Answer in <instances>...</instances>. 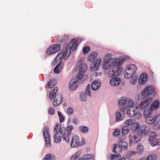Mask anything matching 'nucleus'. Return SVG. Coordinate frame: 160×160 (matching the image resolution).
<instances>
[{"label": "nucleus", "mask_w": 160, "mask_h": 160, "mask_svg": "<svg viewBox=\"0 0 160 160\" xmlns=\"http://www.w3.org/2000/svg\"><path fill=\"white\" fill-rule=\"evenodd\" d=\"M77 46V41L74 39H72L67 45L65 49L61 51L57 55L54 62L56 63L59 62V63L54 68V71L55 73H59L61 71L62 67L60 65V63L62 59H67L71 54V52L74 50H76Z\"/></svg>", "instance_id": "nucleus-1"}, {"label": "nucleus", "mask_w": 160, "mask_h": 160, "mask_svg": "<svg viewBox=\"0 0 160 160\" xmlns=\"http://www.w3.org/2000/svg\"><path fill=\"white\" fill-rule=\"evenodd\" d=\"M124 58L122 59H108L104 62L103 67L104 70L111 68L109 70L108 76L109 78L118 75L121 71L120 66L122 64Z\"/></svg>", "instance_id": "nucleus-2"}, {"label": "nucleus", "mask_w": 160, "mask_h": 160, "mask_svg": "<svg viewBox=\"0 0 160 160\" xmlns=\"http://www.w3.org/2000/svg\"><path fill=\"white\" fill-rule=\"evenodd\" d=\"M124 113L128 114L130 117H134L138 115L139 117H142V114L139 112H136V110L131 111L128 110V107L122 108L119 109V111H117L115 113L116 121L118 122L122 120L125 117Z\"/></svg>", "instance_id": "nucleus-3"}, {"label": "nucleus", "mask_w": 160, "mask_h": 160, "mask_svg": "<svg viewBox=\"0 0 160 160\" xmlns=\"http://www.w3.org/2000/svg\"><path fill=\"white\" fill-rule=\"evenodd\" d=\"M58 91V89L57 87L54 88L52 92L50 93L49 97L51 99L54 98L53 102V104L55 107H57L60 105L62 102V97L61 94L56 95V93Z\"/></svg>", "instance_id": "nucleus-4"}, {"label": "nucleus", "mask_w": 160, "mask_h": 160, "mask_svg": "<svg viewBox=\"0 0 160 160\" xmlns=\"http://www.w3.org/2000/svg\"><path fill=\"white\" fill-rule=\"evenodd\" d=\"M118 105L119 107H122L127 104V106L125 108L128 107V110L131 111L136 110V106L134 108L133 101L131 100L127 99L126 97H122L118 101Z\"/></svg>", "instance_id": "nucleus-5"}, {"label": "nucleus", "mask_w": 160, "mask_h": 160, "mask_svg": "<svg viewBox=\"0 0 160 160\" xmlns=\"http://www.w3.org/2000/svg\"><path fill=\"white\" fill-rule=\"evenodd\" d=\"M145 120L148 124H153L156 129L160 128V114L154 117L151 115L146 118Z\"/></svg>", "instance_id": "nucleus-6"}, {"label": "nucleus", "mask_w": 160, "mask_h": 160, "mask_svg": "<svg viewBox=\"0 0 160 160\" xmlns=\"http://www.w3.org/2000/svg\"><path fill=\"white\" fill-rule=\"evenodd\" d=\"M59 132L62 137L63 139L67 142L69 143V136L72 130L73 127L72 126H70L68 127L66 129L64 127H61L59 128Z\"/></svg>", "instance_id": "nucleus-7"}, {"label": "nucleus", "mask_w": 160, "mask_h": 160, "mask_svg": "<svg viewBox=\"0 0 160 160\" xmlns=\"http://www.w3.org/2000/svg\"><path fill=\"white\" fill-rule=\"evenodd\" d=\"M155 90L154 87L152 86H148L142 90L141 93V96L139 95L138 96L139 100L147 98L150 95L152 94Z\"/></svg>", "instance_id": "nucleus-8"}, {"label": "nucleus", "mask_w": 160, "mask_h": 160, "mask_svg": "<svg viewBox=\"0 0 160 160\" xmlns=\"http://www.w3.org/2000/svg\"><path fill=\"white\" fill-rule=\"evenodd\" d=\"M76 68L79 70L78 78V79H81L83 78L85 71L87 70V65L83 63L82 60H81L77 62Z\"/></svg>", "instance_id": "nucleus-9"}, {"label": "nucleus", "mask_w": 160, "mask_h": 160, "mask_svg": "<svg viewBox=\"0 0 160 160\" xmlns=\"http://www.w3.org/2000/svg\"><path fill=\"white\" fill-rule=\"evenodd\" d=\"M129 144L131 145L133 143H136L140 140L141 135L139 133L133 132L131 133L129 135Z\"/></svg>", "instance_id": "nucleus-10"}, {"label": "nucleus", "mask_w": 160, "mask_h": 160, "mask_svg": "<svg viewBox=\"0 0 160 160\" xmlns=\"http://www.w3.org/2000/svg\"><path fill=\"white\" fill-rule=\"evenodd\" d=\"M60 126L58 124H57L54 129V132L56 134L54 135L53 138L55 142L57 143H59L61 140L62 136L59 132V128Z\"/></svg>", "instance_id": "nucleus-11"}, {"label": "nucleus", "mask_w": 160, "mask_h": 160, "mask_svg": "<svg viewBox=\"0 0 160 160\" xmlns=\"http://www.w3.org/2000/svg\"><path fill=\"white\" fill-rule=\"evenodd\" d=\"M152 100V98H150L141 102L138 107H136V112H138V110L140 111V110H142L143 109L146 108L151 103Z\"/></svg>", "instance_id": "nucleus-12"}, {"label": "nucleus", "mask_w": 160, "mask_h": 160, "mask_svg": "<svg viewBox=\"0 0 160 160\" xmlns=\"http://www.w3.org/2000/svg\"><path fill=\"white\" fill-rule=\"evenodd\" d=\"M43 135L46 143L47 147H50L51 146L50 142V136L49 133V128L45 127L43 129Z\"/></svg>", "instance_id": "nucleus-13"}, {"label": "nucleus", "mask_w": 160, "mask_h": 160, "mask_svg": "<svg viewBox=\"0 0 160 160\" xmlns=\"http://www.w3.org/2000/svg\"><path fill=\"white\" fill-rule=\"evenodd\" d=\"M60 48V46L58 44H55L52 46L47 48L46 51V54L48 55H51L59 50Z\"/></svg>", "instance_id": "nucleus-14"}, {"label": "nucleus", "mask_w": 160, "mask_h": 160, "mask_svg": "<svg viewBox=\"0 0 160 160\" xmlns=\"http://www.w3.org/2000/svg\"><path fill=\"white\" fill-rule=\"evenodd\" d=\"M149 143L152 146H155L158 144V142L156 138V134L154 132H152L148 139Z\"/></svg>", "instance_id": "nucleus-15"}, {"label": "nucleus", "mask_w": 160, "mask_h": 160, "mask_svg": "<svg viewBox=\"0 0 160 160\" xmlns=\"http://www.w3.org/2000/svg\"><path fill=\"white\" fill-rule=\"evenodd\" d=\"M79 142V138L78 135H74L72 138L71 143V145L72 147H77L81 145Z\"/></svg>", "instance_id": "nucleus-16"}, {"label": "nucleus", "mask_w": 160, "mask_h": 160, "mask_svg": "<svg viewBox=\"0 0 160 160\" xmlns=\"http://www.w3.org/2000/svg\"><path fill=\"white\" fill-rule=\"evenodd\" d=\"M148 78V75L145 73H142L140 76L138 82L140 85H143L146 82Z\"/></svg>", "instance_id": "nucleus-17"}, {"label": "nucleus", "mask_w": 160, "mask_h": 160, "mask_svg": "<svg viewBox=\"0 0 160 160\" xmlns=\"http://www.w3.org/2000/svg\"><path fill=\"white\" fill-rule=\"evenodd\" d=\"M101 60L100 58H98L95 61L94 63H92L90 66L91 70L92 71H94V70H97L101 62Z\"/></svg>", "instance_id": "nucleus-18"}, {"label": "nucleus", "mask_w": 160, "mask_h": 160, "mask_svg": "<svg viewBox=\"0 0 160 160\" xmlns=\"http://www.w3.org/2000/svg\"><path fill=\"white\" fill-rule=\"evenodd\" d=\"M77 80L73 78L70 81L69 84V88L72 90H74L78 87Z\"/></svg>", "instance_id": "nucleus-19"}, {"label": "nucleus", "mask_w": 160, "mask_h": 160, "mask_svg": "<svg viewBox=\"0 0 160 160\" xmlns=\"http://www.w3.org/2000/svg\"><path fill=\"white\" fill-rule=\"evenodd\" d=\"M126 70L130 75H132L136 72L137 68L134 64H131L128 66Z\"/></svg>", "instance_id": "nucleus-20"}, {"label": "nucleus", "mask_w": 160, "mask_h": 160, "mask_svg": "<svg viewBox=\"0 0 160 160\" xmlns=\"http://www.w3.org/2000/svg\"><path fill=\"white\" fill-rule=\"evenodd\" d=\"M120 80L118 78H112L110 81V83L112 86H118L120 84Z\"/></svg>", "instance_id": "nucleus-21"}, {"label": "nucleus", "mask_w": 160, "mask_h": 160, "mask_svg": "<svg viewBox=\"0 0 160 160\" xmlns=\"http://www.w3.org/2000/svg\"><path fill=\"white\" fill-rule=\"evenodd\" d=\"M114 147L113 148V152L114 153H119L122 151L124 150L123 147L117 144H114Z\"/></svg>", "instance_id": "nucleus-22"}, {"label": "nucleus", "mask_w": 160, "mask_h": 160, "mask_svg": "<svg viewBox=\"0 0 160 160\" xmlns=\"http://www.w3.org/2000/svg\"><path fill=\"white\" fill-rule=\"evenodd\" d=\"M159 102L158 100L155 99L152 103L150 106V110H155L158 108L159 107Z\"/></svg>", "instance_id": "nucleus-23"}, {"label": "nucleus", "mask_w": 160, "mask_h": 160, "mask_svg": "<svg viewBox=\"0 0 160 160\" xmlns=\"http://www.w3.org/2000/svg\"><path fill=\"white\" fill-rule=\"evenodd\" d=\"M98 55L97 52H92L88 55V60L91 62H93L96 59Z\"/></svg>", "instance_id": "nucleus-24"}, {"label": "nucleus", "mask_w": 160, "mask_h": 160, "mask_svg": "<svg viewBox=\"0 0 160 160\" xmlns=\"http://www.w3.org/2000/svg\"><path fill=\"white\" fill-rule=\"evenodd\" d=\"M140 135H146L149 133L148 128L145 125H143L141 127L140 129L139 130V132Z\"/></svg>", "instance_id": "nucleus-25"}, {"label": "nucleus", "mask_w": 160, "mask_h": 160, "mask_svg": "<svg viewBox=\"0 0 160 160\" xmlns=\"http://www.w3.org/2000/svg\"><path fill=\"white\" fill-rule=\"evenodd\" d=\"M100 86L101 83L100 82L94 81L91 84V88L92 90H96L99 88Z\"/></svg>", "instance_id": "nucleus-26"}, {"label": "nucleus", "mask_w": 160, "mask_h": 160, "mask_svg": "<svg viewBox=\"0 0 160 160\" xmlns=\"http://www.w3.org/2000/svg\"><path fill=\"white\" fill-rule=\"evenodd\" d=\"M93 156L92 154H85L82 156L78 160H92Z\"/></svg>", "instance_id": "nucleus-27"}, {"label": "nucleus", "mask_w": 160, "mask_h": 160, "mask_svg": "<svg viewBox=\"0 0 160 160\" xmlns=\"http://www.w3.org/2000/svg\"><path fill=\"white\" fill-rule=\"evenodd\" d=\"M118 143L120 145L123 147L124 150H126L128 149V143L120 138H118Z\"/></svg>", "instance_id": "nucleus-28"}, {"label": "nucleus", "mask_w": 160, "mask_h": 160, "mask_svg": "<svg viewBox=\"0 0 160 160\" xmlns=\"http://www.w3.org/2000/svg\"><path fill=\"white\" fill-rule=\"evenodd\" d=\"M122 133L123 135H125L128 133L129 131V127L128 126H124L122 127Z\"/></svg>", "instance_id": "nucleus-29"}, {"label": "nucleus", "mask_w": 160, "mask_h": 160, "mask_svg": "<svg viewBox=\"0 0 160 160\" xmlns=\"http://www.w3.org/2000/svg\"><path fill=\"white\" fill-rule=\"evenodd\" d=\"M56 84L55 80H50L48 83V85L49 88H51L54 87Z\"/></svg>", "instance_id": "nucleus-30"}, {"label": "nucleus", "mask_w": 160, "mask_h": 160, "mask_svg": "<svg viewBox=\"0 0 160 160\" xmlns=\"http://www.w3.org/2000/svg\"><path fill=\"white\" fill-rule=\"evenodd\" d=\"M80 131L83 133H86L88 131V127L84 126H81L79 127Z\"/></svg>", "instance_id": "nucleus-31"}, {"label": "nucleus", "mask_w": 160, "mask_h": 160, "mask_svg": "<svg viewBox=\"0 0 160 160\" xmlns=\"http://www.w3.org/2000/svg\"><path fill=\"white\" fill-rule=\"evenodd\" d=\"M137 153L140 154L142 153L144 151L143 146L141 145H138L136 148Z\"/></svg>", "instance_id": "nucleus-32"}, {"label": "nucleus", "mask_w": 160, "mask_h": 160, "mask_svg": "<svg viewBox=\"0 0 160 160\" xmlns=\"http://www.w3.org/2000/svg\"><path fill=\"white\" fill-rule=\"evenodd\" d=\"M121 158V156L120 155H113L111 154L110 158L111 160H118Z\"/></svg>", "instance_id": "nucleus-33"}, {"label": "nucleus", "mask_w": 160, "mask_h": 160, "mask_svg": "<svg viewBox=\"0 0 160 160\" xmlns=\"http://www.w3.org/2000/svg\"><path fill=\"white\" fill-rule=\"evenodd\" d=\"M145 109V108L143 109H144L143 112V115L144 117L146 118L148 117L151 116V112L152 111H151L150 108L149 110L147 109V110H146Z\"/></svg>", "instance_id": "nucleus-34"}, {"label": "nucleus", "mask_w": 160, "mask_h": 160, "mask_svg": "<svg viewBox=\"0 0 160 160\" xmlns=\"http://www.w3.org/2000/svg\"><path fill=\"white\" fill-rule=\"evenodd\" d=\"M124 124L128 126H131L135 124V122L132 119H130L127 120L124 122Z\"/></svg>", "instance_id": "nucleus-35"}, {"label": "nucleus", "mask_w": 160, "mask_h": 160, "mask_svg": "<svg viewBox=\"0 0 160 160\" xmlns=\"http://www.w3.org/2000/svg\"><path fill=\"white\" fill-rule=\"evenodd\" d=\"M157 156L155 154H153L149 155L146 160H157Z\"/></svg>", "instance_id": "nucleus-36"}, {"label": "nucleus", "mask_w": 160, "mask_h": 160, "mask_svg": "<svg viewBox=\"0 0 160 160\" xmlns=\"http://www.w3.org/2000/svg\"><path fill=\"white\" fill-rule=\"evenodd\" d=\"M58 115L59 117L60 122L61 123L62 122L64 121V117L61 112L58 111Z\"/></svg>", "instance_id": "nucleus-37"}, {"label": "nucleus", "mask_w": 160, "mask_h": 160, "mask_svg": "<svg viewBox=\"0 0 160 160\" xmlns=\"http://www.w3.org/2000/svg\"><path fill=\"white\" fill-rule=\"evenodd\" d=\"M90 50V48L88 46L83 47L82 49L83 54H85L88 53Z\"/></svg>", "instance_id": "nucleus-38"}, {"label": "nucleus", "mask_w": 160, "mask_h": 160, "mask_svg": "<svg viewBox=\"0 0 160 160\" xmlns=\"http://www.w3.org/2000/svg\"><path fill=\"white\" fill-rule=\"evenodd\" d=\"M82 153V151L81 150H79L74 155V156L77 158H78L81 155Z\"/></svg>", "instance_id": "nucleus-39"}, {"label": "nucleus", "mask_w": 160, "mask_h": 160, "mask_svg": "<svg viewBox=\"0 0 160 160\" xmlns=\"http://www.w3.org/2000/svg\"><path fill=\"white\" fill-rule=\"evenodd\" d=\"M52 159V155L50 154H46L43 160H51Z\"/></svg>", "instance_id": "nucleus-40"}, {"label": "nucleus", "mask_w": 160, "mask_h": 160, "mask_svg": "<svg viewBox=\"0 0 160 160\" xmlns=\"http://www.w3.org/2000/svg\"><path fill=\"white\" fill-rule=\"evenodd\" d=\"M80 98H81L82 100L83 101H86L87 100V98L86 94L84 93H82L80 95Z\"/></svg>", "instance_id": "nucleus-41"}, {"label": "nucleus", "mask_w": 160, "mask_h": 160, "mask_svg": "<svg viewBox=\"0 0 160 160\" xmlns=\"http://www.w3.org/2000/svg\"><path fill=\"white\" fill-rule=\"evenodd\" d=\"M120 131L119 129H116L115 131L113 132V135L114 136H118L119 135Z\"/></svg>", "instance_id": "nucleus-42"}, {"label": "nucleus", "mask_w": 160, "mask_h": 160, "mask_svg": "<svg viewBox=\"0 0 160 160\" xmlns=\"http://www.w3.org/2000/svg\"><path fill=\"white\" fill-rule=\"evenodd\" d=\"M49 113L51 115H53L55 113V110L52 107L50 108L48 110Z\"/></svg>", "instance_id": "nucleus-43"}, {"label": "nucleus", "mask_w": 160, "mask_h": 160, "mask_svg": "<svg viewBox=\"0 0 160 160\" xmlns=\"http://www.w3.org/2000/svg\"><path fill=\"white\" fill-rule=\"evenodd\" d=\"M73 109L71 108H67V112L69 114H72L73 113Z\"/></svg>", "instance_id": "nucleus-44"}, {"label": "nucleus", "mask_w": 160, "mask_h": 160, "mask_svg": "<svg viewBox=\"0 0 160 160\" xmlns=\"http://www.w3.org/2000/svg\"><path fill=\"white\" fill-rule=\"evenodd\" d=\"M124 76L126 78H128L129 77H130L132 75H130L129 73L127 71V70H125L124 73Z\"/></svg>", "instance_id": "nucleus-45"}, {"label": "nucleus", "mask_w": 160, "mask_h": 160, "mask_svg": "<svg viewBox=\"0 0 160 160\" xmlns=\"http://www.w3.org/2000/svg\"><path fill=\"white\" fill-rule=\"evenodd\" d=\"M90 85L88 84L87 88L86 90V92L87 94L88 95L90 96H91L90 92Z\"/></svg>", "instance_id": "nucleus-46"}, {"label": "nucleus", "mask_w": 160, "mask_h": 160, "mask_svg": "<svg viewBox=\"0 0 160 160\" xmlns=\"http://www.w3.org/2000/svg\"><path fill=\"white\" fill-rule=\"evenodd\" d=\"M137 77H136L134 79L132 78L130 80V81L133 84H134L135 83H136L137 82Z\"/></svg>", "instance_id": "nucleus-47"}, {"label": "nucleus", "mask_w": 160, "mask_h": 160, "mask_svg": "<svg viewBox=\"0 0 160 160\" xmlns=\"http://www.w3.org/2000/svg\"><path fill=\"white\" fill-rule=\"evenodd\" d=\"M111 57V55L110 54H107L105 56V60L111 59L110 58Z\"/></svg>", "instance_id": "nucleus-48"}, {"label": "nucleus", "mask_w": 160, "mask_h": 160, "mask_svg": "<svg viewBox=\"0 0 160 160\" xmlns=\"http://www.w3.org/2000/svg\"><path fill=\"white\" fill-rule=\"evenodd\" d=\"M102 74V73H98L97 72H95L94 73H93L92 75V77H96V76H100L101 74Z\"/></svg>", "instance_id": "nucleus-49"}, {"label": "nucleus", "mask_w": 160, "mask_h": 160, "mask_svg": "<svg viewBox=\"0 0 160 160\" xmlns=\"http://www.w3.org/2000/svg\"><path fill=\"white\" fill-rule=\"evenodd\" d=\"M77 159V158L74 156V155H73L70 158V160H75Z\"/></svg>", "instance_id": "nucleus-50"}, {"label": "nucleus", "mask_w": 160, "mask_h": 160, "mask_svg": "<svg viewBox=\"0 0 160 160\" xmlns=\"http://www.w3.org/2000/svg\"><path fill=\"white\" fill-rule=\"evenodd\" d=\"M122 158H124V160H130V158L127 156H125L123 157Z\"/></svg>", "instance_id": "nucleus-51"}, {"label": "nucleus", "mask_w": 160, "mask_h": 160, "mask_svg": "<svg viewBox=\"0 0 160 160\" xmlns=\"http://www.w3.org/2000/svg\"><path fill=\"white\" fill-rule=\"evenodd\" d=\"M136 153H137V151H131L130 152V155H132L135 154Z\"/></svg>", "instance_id": "nucleus-52"}, {"label": "nucleus", "mask_w": 160, "mask_h": 160, "mask_svg": "<svg viewBox=\"0 0 160 160\" xmlns=\"http://www.w3.org/2000/svg\"><path fill=\"white\" fill-rule=\"evenodd\" d=\"M73 122L75 124H77L78 123V121L76 118H74L73 120Z\"/></svg>", "instance_id": "nucleus-53"}, {"label": "nucleus", "mask_w": 160, "mask_h": 160, "mask_svg": "<svg viewBox=\"0 0 160 160\" xmlns=\"http://www.w3.org/2000/svg\"><path fill=\"white\" fill-rule=\"evenodd\" d=\"M139 125L138 124H136V128H135V129L137 130L139 128Z\"/></svg>", "instance_id": "nucleus-54"}, {"label": "nucleus", "mask_w": 160, "mask_h": 160, "mask_svg": "<svg viewBox=\"0 0 160 160\" xmlns=\"http://www.w3.org/2000/svg\"><path fill=\"white\" fill-rule=\"evenodd\" d=\"M82 140H83V141H84V142H83V143H82V144H84L85 143V140H84V139H83Z\"/></svg>", "instance_id": "nucleus-55"}, {"label": "nucleus", "mask_w": 160, "mask_h": 160, "mask_svg": "<svg viewBox=\"0 0 160 160\" xmlns=\"http://www.w3.org/2000/svg\"><path fill=\"white\" fill-rule=\"evenodd\" d=\"M120 160H124V158H122V159H120Z\"/></svg>", "instance_id": "nucleus-56"}]
</instances>
